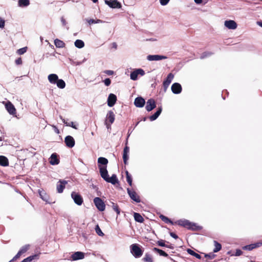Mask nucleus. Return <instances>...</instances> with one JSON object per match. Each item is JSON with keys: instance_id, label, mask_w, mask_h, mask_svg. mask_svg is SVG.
Masks as SVG:
<instances>
[{"instance_id": "0eeeda50", "label": "nucleus", "mask_w": 262, "mask_h": 262, "mask_svg": "<svg viewBox=\"0 0 262 262\" xmlns=\"http://www.w3.org/2000/svg\"><path fill=\"white\" fill-rule=\"evenodd\" d=\"M167 58V56L161 55H149L147 56L148 61H158Z\"/></svg>"}, {"instance_id": "c756f323", "label": "nucleus", "mask_w": 262, "mask_h": 262, "mask_svg": "<svg viewBox=\"0 0 262 262\" xmlns=\"http://www.w3.org/2000/svg\"><path fill=\"white\" fill-rule=\"evenodd\" d=\"M54 44L57 48H63L65 46L64 42L58 39H56L54 40Z\"/></svg>"}, {"instance_id": "ddd939ff", "label": "nucleus", "mask_w": 262, "mask_h": 262, "mask_svg": "<svg viewBox=\"0 0 262 262\" xmlns=\"http://www.w3.org/2000/svg\"><path fill=\"white\" fill-rule=\"evenodd\" d=\"M171 91L175 94H179L182 92L181 85L177 82L173 83L171 87Z\"/></svg>"}, {"instance_id": "4d7b16f0", "label": "nucleus", "mask_w": 262, "mask_h": 262, "mask_svg": "<svg viewBox=\"0 0 262 262\" xmlns=\"http://www.w3.org/2000/svg\"><path fill=\"white\" fill-rule=\"evenodd\" d=\"M85 20L89 24V25H91L93 24H96V21L94 19H85Z\"/></svg>"}, {"instance_id": "6e6552de", "label": "nucleus", "mask_w": 262, "mask_h": 262, "mask_svg": "<svg viewBox=\"0 0 262 262\" xmlns=\"http://www.w3.org/2000/svg\"><path fill=\"white\" fill-rule=\"evenodd\" d=\"M156 107V102L153 99H149L146 102L145 108L147 111L150 112Z\"/></svg>"}, {"instance_id": "9b49d317", "label": "nucleus", "mask_w": 262, "mask_h": 262, "mask_svg": "<svg viewBox=\"0 0 262 262\" xmlns=\"http://www.w3.org/2000/svg\"><path fill=\"white\" fill-rule=\"evenodd\" d=\"M64 142L66 146L69 148H72L74 146L75 144L74 139L71 136H67L64 139Z\"/></svg>"}, {"instance_id": "338daca9", "label": "nucleus", "mask_w": 262, "mask_h": 262, "mask_svg": "<svg viewBox=\"0 0 262 262\" xmlns=\"http://www.w3.org/2000/svg\"><path fill=\"white\" fill-rule=\"evenodd\" d=\"M96 21V24H98V23H102L103 22V21L102 20H100V19H97L96 20H95Z\"/></svg>"}, {"instance_id": "052dcab7", "label": "nucleus", "mask_w": 262, "mask_h": 262, "mask_svg": "<svg viewBox=\"0 0 262 262\" xmlns=\"http://www.w3.org/2000/svg\"><path fill=\"white\" fill-rule=\"evenodd\" d=\"M170 235L172 237L174 238V239L178 238V236L173 232H170Z\"/></svg>"}, {"instance_id": "393cba45", "label": "nucleus", "mask_w": 262, "mask_h": 262, "mask_svg": "<svg viewBox=\"0 0 262 262\" xmlns=\"http://www.w3.org/2000/svg\"><path fill=\"white\" fill-rule=\"evenodd\" d=\"M49 82L52 84H55L58 80L57 75L55 74H51L48 77Z\"/></svg>"}, {"instance_id": "412c9836", "label": "nucleus", "mask_w": 262, "mask_h": 262, "mask_svg": "<svg viewBox=\"0 0 262 262\" xmlns=\"http://www.w3.org/2000/svg\"><path fill=\"white\" fill-rule=\"evenodd\" d=\"M59 163V160L58 156L56 153L51 155L50 158V163L52 165H57Z\"/></svg>"}, {"instance_id": "aec40b11", "label": "nucleus", "mask_w": 262, "mask_h": 262, "mask_svg": "<svg viewBox=\"0 0 262 262\" xmlns=\"http://www.w3.org/2000/svg\"><path fill=\"white\" fill-rule=\"evenodd\" d=\"M7 111L11 115H14L16 113V109L14 106L10 102H8L5 105Z\"/></svg>"}, {"instance_id": "680f3d73", "label": "nucleus", "mask_w": 262, "mask_h": 262, "mask_svg": "<svg viewBox=\"0 0 262 262\" xmlns=\"http://www.w3.org/2000/svg\"><path fill=\"white\" fill-rule=\"evenodd\" d=\"M124 151H126L129 153V148L127 146H125L123 149Z\"/></svg>"}, {"instance_id": "13d9d810", "label": "nucleus", "mask_w": 262, "mask_h": 262, "mask_svg": "<svg viewBox=\"0 0 262 262\" xmlns=\"http://www.w3.org/2000/svg\"><path fill=\"white\" fill-rule=\"evenodd\" d=\"M104 73L108 75H112L114 74V71L112 70H105Z\"/></svg>"}, {"instance_id": "37998d69", "label": "nucleus", "mask_w": 262, "mask_h": 262, "mask_svg": "<svg viewBox=\"0 0 262 262\" xmlns=\"http://www.w3.org/2000/svg\"><path fill=\"white\" fill-rule=\"evenodd\" d=\"M212 54V53L211 52H205L201 54V55L200 56V58L204 59L205 58H206L207 57L211 56Z\"/></svg>"}, {"instance_id": "49530a36", "label": "nucleus", "mask_w": 262, "mask_h": 262, "mask_svg": "<svg viewBox=\"0 0 262 262\" xmlns=\"http://www.w3.org/2000/svg\"><path fill=\"white\" fill-rule=\"evenodd\" d=\"M157 243L159 246H161V247H165L166 246V244H165V241L163 240L158 241Z\"/></svg>"}, {"instance_id": "a211bd4d", "label": "nucleus", "mask_w": 262, "mask_h": 262, "mask_svg": "<svg viewBox=\"0 0 262 262\" xmlns=\"http://www.w3.org/2000/svg\"><path fill=\"white\" fill-rule=\"evenodd\" d=\"M115 114L112 111L108 112L105 120V124L107 125V121H108L111 124H112L115 120Z\"/></svg>"}, {"instance_id": "72a5a7b5", "label": "nucleus", "mask_w": 262, "mask_h": 262, "mask_svg": "<svg viewBox=\"0 0 262 262\" xmlns=\"http://www.w3.org/2000/svg\"><path fill=\"white\" fill-rule=\"evenodd\" d=\"M152 250L154 252H157L158 253H159L160 254V255H161V256H163L164 257L168 256V255L165 252L163 251L162 250H161L157 248H154Z\"/></svg>"}, {"instance_id": "774afa93", "label": "nucleus", "mask_w": 262, "mask_h": 262, "mask_svg": "<svg viewBox=\"0 0 262 262\" xmlns=\"http://www.w3.org/2000/svg\"><path fill=\"white\" fill-rule=\"evenodd\" d=\"M257 24L258 26H259L260 27H261L262 28V21H257Z\"/></svg>"}, {"instance_id": "a878e982", "label": "nucleus", "mask_w": 262, "mask_h": 262, "mask_svg": "<svg viewBox=\"0 0 262 262\" xmlns=\"http://www.w3.org/2000/svg\"><path fill=\"white\" fill-rule=\"evenodd\" d=\"M105 181L108 183H111L113 185H115L116 183H118V180L117 178L116 175L115 174H113L111 177H108Z\"/></svg>"}, {"instance_id": "c03bdc74", "label": "nucleus", "mask_w": 262, "mask_h": 262, "mask_svg": "<svg viewBox=\"0 0 262 262\" xmlns=\"http://www.w3.org/2000/svg\"><path fill=\"white\" fill-rule=\"evenodd\" d=\"M111 204L113 210L115 211L116 213H120V210L118 206L116 204L114 203L113 202H111Z\"/></svg>"}, {"instance_id": "f3484780", "label": "nucleus", "mask_w": 262, "mask_h": 262, "mask_svg": "<svg viewBox=\"0 0 262 262\" xmlns=\"http://www.w3.org/2000/svg\"><path fill=\"white\" fill-rule=\"evenodd\" d=\"M173 78L174 75L172 73H170L168 75L166 79L163 81V85L165 90L167 89Z\"/></svg>"}, {"instance_id": "e2e57ef3", "label": "nucleus", "mask_w": 262, "mask_h": 262, "mask_svg": "<svg viewBox=\"0 0 262 262\" xmlns=\"http://www.w3.org/2000/svg\"><path fill=\"white\" fill-rule=\"evenodd\" d=\"M194 1L198 5L202 4L203 2L202 0H194Z\"/></svg>"}, {"instance_id": "cd10ccee", "label": "nucleus", "mask_w": 262, "mask_h": 262, "mask_svg": "<svg viewBox=\"0 0 262 262\" xmlns=\"http://www.w3.org/2000/svg\"><path fill=\"white\" fill-rule=\"evenodd\" d=\"M38 259H39V254H34L25 258L21 262H32L33 260Z\"/></svg>"}, {"instance_id": "603ef678", "label": "nucleus", "mask_w": 262, "mask_h": 262, "mask_svg": "<svg viewBox=\"0 0 262 262\" xmlns=\"http://www.w3.org/2000/svg\"><path fill=\"white\" fill-rule=\"evenodd\" d=\"M169 1L170 0H160V2L161 5L165 6L169 3Z\"/></svg>"}, {"instance_id": "39448f33", "label": "nucleus", "mask_w": 262, "mask_h": 262, "mask_svg": "<svg viewBox=\"0 0 262 262\" xmlns=\"http://www.w3.org/2000/svg\"><path fill=\"white\" fill-rule=\"evenodd\" d=\"M105 4L112 8H120L121 4L117 0H105Z\"/></svg>"}, {"instance_id": "6e6d98bb", "label": "nucleus", "mask_w": 262, "mask_h": 262, "mask_svg": "<svg viewBox=\"0 0 262 262\" xmlns=\"http://www.w3.org/2000/svg\"><path fill=\"white\" fill-rule=\"evenodd\" d=\"M15 63L17 64V65H20V64H22V60H21V58L20 57L19 58H18L17 59H16L15 61Z\"/></svg>"}, {"instance_id": "4468645a", "label": "nucleus", "mask_w": 262, "mask_h": 262, "mask_svg": "<svg viewBox=\"0 0 262 262\" xmlns=\"http://www.w3.org/2000/svg\"><path fill=\"white\" fill-rule=\"evenodd\" d=\"M145 104V101L142 97H138L135 98L134 104L137 107H143Z\"/></svg>"}, {"instance_id": "7ed1b4c3", "label": "nucleus", "mask_w": 262, "mask_h": 262, "mask_svg": "<svg viewBox=\"0 0 262 262\" xmlns=\"http://www.w3.org/2000/svg\"><path fill=\"white\" fill-rule=\"evenodd\" d=\"M94 203L97 208L100 211H103L105 210V205L103 200L99 198L96 197L94 199Z\"/></svg>"}, {"instance_id": "f257e3e1", "label": "nucleus", "mask_w": 262, "mask_h": 262, "mask_svg": "<svg viewBox=\"0 0 262 262\" xmlns=\"http://www.w3.org/2000/svg\"><path fill=\"white\" fill-rule=\"evenodd\" d=\"M160 218L165 223L172 225H178L192 231H199L203 229V227L197 223L191 222L185 219H182L176 221H172L170 219L161 214Z\"/></svg>"}, {"instance_id": "e433bc0d", "label": "nucleus", "mask_w": 262, "mask_h": 262, "mask_svg": "<svg viewBox=\"0 0 262 262\" xmlns=\"http://www.w3.org/2000/svg\"><path fill=\"white\" fill-rule=\"evenodd\" d=\"M58 88L60 89H64L66 86V83L62 79H59L56 83Z\"/></svg>"}, {"instance_id": "4c0bfd02", "label": "nucleus", "mask_w": 262, "mask_h": 262, "mask_svg": "<svg viewBox=\"0 0 262 262\" xmlns=\"http://www.w3.org/2000/svg\"><path fill=\"white\" fill-rule=\"evenodd\" d=\"M187 252L192 255V256H194V257H195L196 258L198 259H201V256L196 253V252H195L194 251H193L192 250L190 249H188L187 250Z\"/></svg>"}, {"instance_id": "8fccbe9b", "label": "nucleus", "mask_w": 262, "mask_h": 262, "mask_svg": "<svg viewBox=\"0 0 262 262\" xmlns=\"http://www.w3.org/2000/svg\"><path fill=\"white\" fill-rule=\"evenodd\" d=\"M243 254V251L240 249H236L235 253L234 255L238 256Z\"/></svg>"}, {"instance_id": "79ce46f5", "label": "nucleus", "mask_w": 262, "mask_h": 262, "mask_svg": "<svg viewBox=\"0 0 262 262\" xmlns=\"http://www.w3.org/2000/svg\"><path fill=\"white\" fill-rule=\"evenodd\" d=\"M95 231L97 234L101 236H102L104 235L103 233L102 232L101 229L100 228L98 225H97L95 227Z\"/></svg>"}, {"instance_id": "2f4dec72", "label": "nucleus", "mask_w": 262, "mask_h": 262, "mask_svg": "<svg viewBox=\"0 0 262 262\" xmlns=\"http://www.w3.org/2000/svg\"><path fill=\"white\" fill-rule=\"evenodd\" d=\"M59 117H60V119L62 120V121L63 122V123H64V124H65L67 126H71L74 129H77L76 125H74L73 122H67L65 120V119L64 118H63V117L61 116H60Z\"/></svg>"}, {"instance_id": "69168bd1", "label": "nucleus", "mask_w": 262, "mask_h": 262, "mask_svg": "<svg viewBox=\"0 0 262 262\" xmlns=\"http://www.w3.org/2000/svg\"><path fill=\"white\" fill-rule=\"evenodd\" d=\"M113 48H115V49H117V45L116 42H113Z\"/></svg>"}, {"instance_id": "9d476101", "label": "nucleus", "mask_w": 262, "mask_h": 262, "mask_svg": "<svg viewBox=\"0 0 262 262\" xmlns=\"http://www.w3.org/2000/svg\"><path fill=\"white\" fill-rule=\"evenodd\" d=\"M106 167L107 166H101V165H98L100 176L105 181L107 180L109 176Z\"/></svg>"}, {"instance_id": "c85d7f7f", "label": "nucleus", "mask_w": 262, "mask_h": 262, "mask_svg": "<svg viewBox=\"0 0 262 262\" xmlns=\"http://www.w3.org/2000/svg\"><path fill=\"white\" fill-rule=\"evenodd\" d=\"M98 163L101 166H106L108 163V160L104 157H100L98 159Z\"/></svg>"}, {"instance_id": "20e7f679", "label": "nucleus", "mask_w": 262, "mask_h": 262, "mask_svg": "<svg viewBox=\"0 0 262 262\" xmlns=\"http://www.w3.org/2000/svg\"><path fill=\"white\" fill-rule=\"evenodd\" d=\"M143 76L145 75L144 71L142 69H137L132 72L130 75V79L133 80H136L138 79V75Z\"/></svg>"}, {"instance_id": "4be33fe9", "label": "nucleus", "mask_w": 262, "mask_h": 262, "mask_svg": "<svg viewBox=\"0 0 262 262\" xmlns=\"http://www.w3.org/2000/svg\"><path fill=\"white\" fill-rule=\"evenodd\" d=\"M84 257V254L82 252H76L73 253L71 258L73 260H76L78 259H82Z\"/></svg>"}, {"instance_id": "dca6fc26", "label": "nucleus", "mask_w": 262, "mask_h": 262, "mask_svg": "<svg viewBox=\"0 0 262 262\" xmlns=\"http://www.w3.org/2000/svg\"><path fill=\"white\" fill-rule=\"evenodd\" d=\"M117 101V97L114 94H110L107 98V105L110 107L113 106Z\"/></svg>"}, {"instance_id": "09e8293b", "label": "nucleus", "mask_w": 262, "mask_h": 262, "mask_svg": "<svg viewBox=\"0 0 262 262\" xmlns=\"http://www.w3.org/2000/svg\"><path fill=\"white\" fill-rule=\"evenodd\" d=\"M5 20L0 17V28H3L5 26Z\"/></svg>"}, {"instance_id": "0e129e2a", "label": "nucleus", "mask_w": 262, "mask_h": 262, "mask_svg": "<svg viewBox=\"0 0 262 262\" xmlns=\"http://www.w3.org/2000/svg\"><path fill=\"white\" fill-rule=\"evenodd\" d=\"M53 127L54 128V130L55 132L57 134H59V130L57 128V127H56L55 126H53Z\"/></svg>"}, {"instance_id": "ea45409f", "label": "nucleus", "mask_w": 262, "mask_h": 262, "mask_svg": "<svg viewBox=\"0 0 262 262\" xmlns=\"http://www.w3.org/2000/svg\"><path fill=\"white\" fill-rule=\"evenodd\" d=\"M29 245H25L24 246L21 248V249L19 250L18 252L22 255L26 253L29 249Z\"/></svg>"}, {"instance_id": "de8ad7c7", "label": "nucleus", "mask_w": 262, "mask_h": 262, "mask_svg": "<svg viewBox=\"0 0 262 262\" xmlns=\"http://www.w3.org/2000/svg\"><path fill=\"white\" fill-rule=\"evenodd\" d=\"M103 82L106 86H109L111 83V80L109 78L105 79Z\"/></svg>"}, {"instance_id": "c9c22d12", "label": "nucleus", "mask_w": 262, "mask_h": 262, "mask_svg": "<svg viewBox=\"0 0 262 262\" xmlns=\"http://www.w3.org/2000/svg\"><path fill=\"white\" fill-rule=\"evenodd\" d=\"M74 44H75V47H76L77 48H79V49L83 48L84 46V42L82 40H80V39H77L75 41Z\"/></svg>"}, {"instance_id": "f704fd0d", "label": "nucleus", "mask_w": 262, "mask_h": 262, "mask_svg": "<svg viewBox=\"0 0 262 262\" xmlns=\"http://www.w3.org/2000/svg\"><path fill=\"white\" fill-rule=\"evenodd\" d=\"M214 243V249H213V252H219L220 250H221L222 249V245L220 243H219V242H217V241H214L213 242Z\"/></svg>"}, {"instance_id": "473e14b6", "label": "nucleus", "mask_w": 262, "mask_h": 262, "mask_svg": "<svg viewBox=\"0 0 262 262\" xmlns=\"http://www.w3.org/2000/svg\"><path fill=\"white\" fill-rule=\"evenodd\" d=\"M134 216L135 220L137 222L142 223L144 221L143 217L141 214H134Z\"/></svg>"}, {"instance_id": "f03ea898", "label": "nucleus", "mask_w": 262, "mask_h": 262, "mask_svg": "<svg viewBox=\"0 0 262 262\" xmlns=\"http://www.w3.org/2000/svg\"><path fill=\"white\" fill-rule=\"evenodd\" d=\"M130 252L136 258L140 257L142 255L143 252L139 246L136 244L131 245Z\"/></svg>"}, {"instance_id": "a19ab883", "label": "nucleus", "mask_w": 262, "mask_h": 262, "mask_svg": "<svg viewBox=\"0 0 262 262\" xmlns=\"http://www.w3.org/2000/svg\"><path fill=\"white\" fill-rule=\"evenodd\" d=\"M128 152L124 151L123 152V160L124 163L126 165L127 164V160L128 159Z\"/></svg>"}, {"instance_id": "1a4fd4ad", "label": "nucleus", "mask_w": 262, "mask_h": 262, "mask_svg": "<svg viewBox=\"0 0 262 262\" xmlns=\"http://www.w3.org/2000/svg\"><path fill=\"white\" fill-rule=\"evenodd\" d=\"M68 183V181L64 180H59L57 184V191L58 193H62L65 188L66 185Z\"/></svg>"}, {"instance_id": "7c9ffc66", "label": "nucleus", "mask_w": 262, "mask_h": 262, "mask_svg": "<svg viewBox=\"0 0 262 262\" xmlns=\"http://www.w3.org/2000/svg\"><path fill=\"white\" fill-rule=\"evenodd\" d=\"M30 4L29 0H18V5L20 7H26Z\"/></svg>"}, {"instance_id": "f8f14e48", "label": "nucleus", "mask_w": 262, "mask_h": 262, "mask_svg": "<svg viewBox=\"0 0 262 262\" xmlns=\"http://www.w3.org/2000/svg\"><path fill=\"white\" fill-rule=\"evenodd\" d=\"M262 245L261 242H257L256 243L251 244L248 245H246L245 246L242 247V249L245 250H252L253 249L260 247Z\"/></svg>"}, {"instance_id": "423d86ee", "label": "nucleus", "mask_w": 262, "mask_h": 262, "mask_svg": "<svg viewBox=\"0 0 262 262\" xmlns=\"http://www.w3.org/2000/svg\"><path fill=\"white\" fill-rule=\"evenodd\" d=\"M71 196L74 202L78 205H81L83 203V199L81 196L78 193L72 192Z\"/></svg>"}, {"instance_id": "5701e85b", "label": "nucleus", "mask_w": 262, "mask_h": 262, "mask_svg": "<svg viewBox=\"0 0 262 262\" xmlns=\"http://www.w3.org/2000/svg\"><path fill=\"white\" fill-rule=\"evenodd\" d=\"M162 111V106L159 107L158 108L157 111L152 115L150 116L149 117V120L151 121L156 120L158 118V117L160 116V115L161 114Z\"/></svg>"}, {"instance_id": "a18cd8bd", "label": "nucleus", "mask_w": 262, "mask_h": 262, "mask_svg": "<svg viewBox=\"0 0 262 262\" xmlns=\"http://www.w3.org/2000/svg\"><path fill=\"white\" fill-rule=\"evenodd\" d=\"M27 47H24L18 49L17 51V53L19 55H23L27 52Z\"/></svg>"}, {"instance_id": "bf43d9fd", "label": "nucleus", "mask_w": 262, "mask_h": 262, "mask_svg": "<svg viewBox=\"0 0 262 262\" xmlns=\"http://www.w3.org/2000/svg\"><path fill=\"white\" fill-rule=\"evenodd\" d=\"M61 22L63 26L67 25V21L63 16L61 17Z\"/></svg>"}, {"instance_id": "864d4df0", "label": "nucleus", "mask_w": 262, "mask_h": 262, "mask_svg": "<svg viewBox=\"0 0 262 262\" xmlns=\"http://www.w3.org/2000/svg\"><path fill=\"white\" fill-rule=\"evenodd\" d=\"M126 181L128 184L132 186V178L131 176H127V178H126Z\"/></svg>"}, {"instance_id": "5fc2aeb1", "label": "nucleus", "mask_w": 262, "mask_h": 262, "mask_svg": "<svg viewBox=\"0 0 262 262\" xmlns=\"http://www.w3.org/2000/svg\"><path fill=\"white\" fill-rule=\"evenodd\" d=\"M206 257H208V258L212 259L214 258L215 255L212 253H209L205 255Z\"/></svg>"}, {"instance_id": "6ab92c4d", "label": "nucleus", "mask_w": 262, "mask_h": 262, "mask_svg": "<svg viewBox=\"0 0 262 262\" xmlns=\"http://www.w3.org/2000/svg\"><path fill=\"white\" fill-rule=\"evenodd\" d=\"M226 27L229 29H235L237 28V24L235 21L232 20H226L224 24Z\"/></svg>"}, {"instance_id": "b1692460", "label": "nucleus", "mask_w": 262, "mask_h": 262, "mask_svg": "<svg viewBox=\"0 0 262 262\" xmlns=\"http://www.w3.org/2000/svg\"><path fill=\"white\" fill-rule=\"evenodd\" d=\"M38 193L40 195V197L41 198L42 200H43L47 203H50V202L49 201V196L44 190H39Z\"/></svg>"}, {"instance_id": "3c124183", "label": "nucleus", "mask_w": 262, "mask_h": 262, "mask_svg": "<svg viewBox=\"0 0 262 262\" xmlns=\"http://www.w3.org/2000/svg\"><path fill=\"white\" fill-rule=\"evenodd\" d=\"M21 255V254L19 252H18L16 255L11 260H12V262H13V261L16 260L19 258Z\"/></svg>"}, {"instance_id": "bb28decb", "label": "nucleus", "mask_w": 262, "mask_h": 262, "mask_svg": "<svg viewBox=\"0 0 262 262\" xmlns=\"http://www.w3.org/2000/svg\"><path fill=\"white\" fill-rule=\"evenodd\" d=\"M0 165L4 167L9 165V161L7 157L4 156H0Z\"/></svg>"}, {"instance_id": "58836bf2", "label": "nucleus", "mask_w": 262, "mask_h": 262, "mask_svg": "<svg viewBox=\"0 0 262 262\" xmlns=\"http://www.w3.org/2000/svg\"><path fill=\"white\" fill-rule=\"evenodd\" d=\"M142 260L145 262H153L151 255L148 253L145 254V256Z\"/></svg>"}, {"instance_id": "2eb2a0df", "label": "nucleus", "mask_w": 262, "mask_h": 262, "mask_svg": "<svg viewBox=\"0 0 262 262\" xmlns=\"http://www.w3.org/2000/svg\"><path fill=\"white\" fill-rule=\"evenodd\" d=\"M127 193L129 195L130 198L134 201L139 203L140 202V199L139 196L137 195L136 192L132 190L129 188L127 189Z\"/></svg>"}]
</instances>
